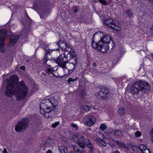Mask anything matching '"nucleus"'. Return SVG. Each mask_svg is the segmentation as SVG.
<instances>
[{
  "label": "nucleus",
  "instance_id": "nucleus-53",
  "mask_svg": "<svg viewBox=\"0 0 153 153\" xmlns=\"http://www.w3.org/2000/svg\"><path fill=\"white\" fill-rule=\"evenodd\" d=\"M47 101H48V102H51V104H52V102H51V100H50L48 99V100H47Z\"/></svg>",
  "mask_w": 153,
  "mask_h": 153
},
{
  "label": "nucleus",
  "instance_id": "nucleus-33",
  "mask_svg": "<svg viewBox=\"0 0 153 153\" xmlns=\"http://www.w3.org/2000/svg\"><path fill=\"white\" fill-rule=\"evenodd\" d=\"M141 133L139 131L135 132V135L137 137H139L141 136Z\"/></svg>",
  "mask_w": 153,
  "mask_h": 153
},
{
  "label": "nucleus",
  "instance_id": "nucleus-47",
  "mask_svg": "<svg viewBox=\"0 0 153 153\" xmlns=\"http://www.w3.org/2000/svg\"><path fill=\"white\" fill-rule=\"evenodd\" d=\"M46 153H52V152L50 150H48L46 152Z\"/></svg>",
  "mask_w": 153,
  "mask_h": 153
},
{
  "label": "nucleus",
  "instance_id": "nucleus-27",
  "mask_svg": "<svg viewBox=\"0 0 153 153\" xmlns=\"http://www.w3.org/2000/svg\"><path fill=\"white\" fill-rule=\"evenodd\" d=\"M85 92L84 90H82L80 92V97L82 99L85 98Z\"/></svg>",
  "mask_w": 153,
  "mask_h": 153
},
{
  "label": "nucleus",
  "instance_id": "nucleus-49",
  "mask_svg": "<svg viewBox=\"0 0 153 153\" xmlns=\"http://www.w3.org/2000/svg\"><path fill=\"white\" fill-rule=\"evenodd\" d=\"M129 146H130L131 148V147L132 146H134V145H133L131 143H130L129 144H128Z\"/></svg>",
  "mask_w": 153,
  "mask_h": 153
},
{
  "label": "nucleus",
  "instance_id": "nucleus-4",
  "mask_svg": "<svg viewBox=\"0 0 153 153\" xmlns=\"http://www.w3.org/2000/svg\"><path fill=\"white\" fill-rule=\"evenodd\" d=\"M94 38L98 39L99 42L101 41L105 43H107L108 42L112 40L109 35H104L103 33L101 31L96 33L93 37V38Z\"/></svg>",
  "mask_w": 153,
  "mask_h": 153
},
{
  "label": "nucleus",
  "instance_id": "nucleus-1",
  "mask_svg": "<svg viewBox=\"0 0 153 153\" xmlns=\"http://www.w3.org/2000/svg\"><path fill=\"white\" fill-rule=\"evenodd\" d=\"M57 44L65 52L57 58L55 60L56 62L64 69L66 68L65 64L68 62V61H71V62H70V65L72 68L71 70L73 71L77 64V59L74 50L71 49V45L61 41L57 43Z\"/></svg>",
  "mask_w": 153,
  "mask_h": 153
},
{
  "label": "nucleus",
  "instance_id": "nucleus-20",
  "mask_svg": "<svg viewBox=\"0 0 153 153\" xmlns=\"http://www.w3.org/2000/svg\"><path fill=\"white\" fill-rule=\"evenodd\" d=\"M114 134L116 136H120L122 134V131L118 129H116L113 132Z\"/></svg>",
  "mask_w": 153,
  "mask_h": 153
},
{
  "label": "nucleus",
  "instance_id": "nucleus-58",
  "mask_svg": "<svg viewBox=\"0 0 153 153\" xmlns=\"http://www.w3.org/2000/svg\"><path fill=\"white\" fill-rule=\"evenodd\" d=\"M25 27L24 28V30H25Z\"/></svg>",
  "mask_w": 153,
  "mask_h": 153
},
{
  "label": "nucleus",
  "instance_id": "nucleus-19",
  "mask_svg": "<svg viewBox=\"0 0 153 153\" xmlns=\"http://www.w3.org/2000/svg\"><path fill=\"white\" fill-rule=\"evenodd\" d=\"M47 12H45V10H43L42 11H40L39 12V14L40 15V18L44 19L46 18L47 16Z\"/></svg>",
  "mask_w": 153,
  "mask_h": 153
},
{
  "label": "nucleus",
  "instance_id": "nucleus-56",
  "mask_svg": "<svg viewBox=\"0 0 153 153\" xmlns=\"http://www.w3.org/2000/svg\"><path fill=\"white\" fill-rule=\"evenodd\" d=\"M100 135L103 136V135L102 133H100Z\"/></svg>",
  "mask_w": 153,
  "mask_h": 153
},
{
  "label": "nucleus",
  "instance_id": "nucleus-10",
  "mask_svg": "<svg viewBox=\"0 0 153 153\" xmlns=\"http://www.w3.org/2000/svg\"><path fill=\"white\" fill-rule=\"evenodd\" d=\"M19 38L18 36L11 34L10 36V41L8 44L9 46L10 47L14 46L18 41Z\"/></svg>",
  "mask_w": 153,
  "mask_h": 153
},
{
  "label": "nucleus",
  "instance_id": "nucleus-35",
  "mask_svg": "<svg viewBox=\"0 0 153 153\" xmlns=\"http://www.w3.org/2000/svg\"><path fill=\"white\" fill-rule=\"evenodd\" d=\"M44 59L45 60V61L44 62L45 64L47 63V61H48L49 62L51 61V60H50L49 59H48V57L46 55L45 56Z\"/></svg>",
  "mask_w": 153,
  "mask_h": 153
},
{
  "label": "nucleus",
  "instance_id": "nucleus-18",
  "mask_svg": "<svg viewBox=\"0 0 153 153\" xmlns=\"http://www.w3.org/2000/svg\"><path fill=\"white\" fill-rule=\"evenodd\" d=\"M60 153H66L67 152V148L64 146H62L59 148Z\"/></svg>",
  "mask_w": 153,
  "mask_h": 153
},
{
  "label": "nucleus",
  "instance_id": "nucleus-39",
  "mask_svg": "<svg viewBox=\"0 0 153 153\" xmlns=\"http://www.w3.org/2000/svg\"><path fill=\"white\" fill-rule=\"evenodd\" d=\"M102 140V139H100L99 137L96 138L95 140L97 142L99 143H100Z\"/></svg>",
  "mask_w": 153,
  "mask_h": 153
},
{
  "label": "nucleus",
  "instance_id": "nucleus-50",
  "mask_svg": "<svg viewBox=\"0 0 153 153\" xmlns=\"http://www.w3.org/2000/svg\"><path fill=\"white\" fill-rule=\"evenodd\" d=\"M36 6L35 5V4L34 5V10H37L38 9L37 7H36Z\"/></svg>",
  "mask_w": 153,
  "mask_h": 153
},
{
  "label": "nucleus",
  "instance_id": "nucleus-3",
  "mask_svg": "<svg viewBox=\"0 0 153 153\" xmlns=\"http://www.w3.org/2000/svg\"><path fill=\"white\" fill-rule=\"evenodd\" d=\"M149 84L143 81H138L135 82L131 87L130 91L133 94H138L140 92H147L149 89Z\"/></svg>",
  "mask_w": 153,
  "mask_h": 153
},
{
  "label": "nucleus",
  "instance_id": "nucleus-11",
  "mask_svg": "<svg viewBox=\"0 0 153 153\" xmlns=\"http://www.w3.org/2000/svg\"><path fill=\"white\" fill-rule=\"evenodd\" d=\"M99 50L101 52L105 53L107 52L108 50V47L105 45V43L103 42H99Z\"/></svg>",
  "mask_w": 153,
  "mask_h": 153
},
{
  "label": "nucleus",
  "instance_id": "nucleus-45",
  "mask_svg": "<svg viewBox=\"0 0 153 153\" xmlns=\"http://www.w3.org/2000/svg\"><path fill=\"white\" fill-rule=\"evenodd\" d=\"M20 68L23 70H24L25 69V67L24 66H22Z\"/></svg>",
  "mask_w": 153,
  "mask_h": 153
},
{
  "label": "nucleus",
  "instance_id": "nucleus-24",
  "mask_svg": "<svg viewBox=\"0 0 153 153\" xmlns=\"http://www.w3.org/2000/svg\"><path fill=\"white\" fill-rule=\"evenodd\" d=\"M126 13L127 16L131 18L133 16V13L130 10H127L126 12Z\"/></svg>",
  "mask_w": 153,
  "mask_h": 153
},
{
  "label": "nucleus",
  "instance_id": "nucleus-15",
  "mask_svg": "<svg viewBox=\"0 0 153 153\" xmlns=\"http://www.w3.org/2000/svg\"><path fill=\"white\" fill-rule=\"evenodd\" d=\"M105 45L108 47V49H111L113 50L115 47V44L112 40L108 42V43H105Z\"/></svg>",
  "mask_w": 153,
  "mask_h": 153
},
{
  "label": "nucleus",
  "instance_id": "nucleus-60",
  "mask_svg": "<svg viewBox=\"0 0 153 153\" xmlns=\"http://www.w3.org/2000/svg\"><path fill=\"white\" fill-rule=\"evenodd\" d=\"M85 153H86L85 152Z\"/></svg>",
  "mask_w": 153,
  "mask_h": 153
},
{
  "label": "nucleus",
  "instance_id": "nucleus-51",
  "mask_svg": "<svg viewBox=\"0 0 153 153\" xmlns=\"http://www.w3.org/2000/svg\"><path fill=\"white\" fill-rule=\"evenodd\" d=\"M77 11H78V10H77V9L76 8H75V10L74 11V12L75 13H76L77 12Z\"/></svg>",
  "mask_w": 153,
  "mask_h": 153
},
{
  "label": "nucleus",
  "instance_id": "nucleus-37",
  "mask_svg": "<svg viewBox=\"0 0 153 153\" xmlns=\"http://www.w3.org/2000/svg\"><path fill=\"white\" fill-rule=\"evenodd\" d=\"M99 1L102 4H104V5H106V2L103 0H99Z\"/></svg>",
  "mask_w": 153,
  "mask_h": 153
},
{
  "label": "nucleus",
  "instance_id": "nucleus-44",
  "mask_svg": "<svg viewBox=\"0 0 153 153\" xmlns=\"http://www.w3.org/2000/svg\"><path fill=\"white\" fill-rule=\"evenodd\" d=\"M3 153H7L6 149L4 148L3 149Z\"/></svg>",
  "mask_w": 153,
  "mask_h": 153
},
{
  "label": "nucleus",
  "instance_id": "nucleus-32",
  "mask_svg": "<svg viewBox=\"0 0 153 153\" xmlns=\"http://www.w3.org/2000/svg\"><path fill=\"white\" fill-rule=\"evenodd\" d=\"M100 128L103 131H104L106 128V126L105 124H102L101 125Z\"/></svg>",
  "mask_w": 153,
  "mask_h": 153
},
{
  "label": "nucleus",
  "instance_id": "nucleus-42",
  "mask_svg": "<svg viewBox=\"0 0 153 153\" xmlns=\"http://www.w3.org/2000/svg\"><path fill=\"white\" fill-rule=\"evenodd\" d=\"M92 65L93 67H96L97 66L96 63L95 62H93L92 63Z\"/></svg>",
  "mask_w": 153,
  "mask_h": 153
},
{
  "label": "nucleus",
  "instance_id": "nucleus-59",
  "mask_svg": "<svg viewBox=\"0 0 153 153\" xmlns=\"http://www.w3.org/2000/svg\"><path fill=\"white\" fill-rule=\"evenodd\" d=\"M28 61V60H27V61Z\"/></svg>",
  "mask_w": 153,
  "mask_h": 153
},
{
  "label": "nucleus",
  "instance_id": "nucleus-48",
  "mask_svg": "<svg viewBox=\"0 0 153 153\" xmlns=\"http://www.w3.org/2000/svg\"><path fill=\"white\" fill-rule=\"evenodd\" d=\"M150 31L151 32L153 33V26L152 27Z\"/></svg>",
  "mask_w": 153,
  "mask_h": 153
},
{
  "label": "nucleus",
  "instance_id": "nucleus-21",
  "mask_svg": "<svg viewBox=\"0 0 153 153\" xmlns=\"http://www.w3.org/2000/svg\"><path fill=\"white\" fill-rule=\"evenodd\" d=\"M119 114L121 116H123L125 114V111L123 108H121L118 111Z\"/></svg>",
  "mask_w": 153,
  "mask_h": 153
},
{
  "label": "nucleus",
  "instance_id": "nucleus-36",
  "mask_svg": "<svg viewBox=\"0 0 153 153\" xmlns=\"http://www.w3.org/2000/svg\"><path fill=\"white\" fill-rule=\"evenodd\" d=\"M116 143L117 144V145L120 147H122V145L123 144V143L117 141L116 142Z\"/></svg>",
  "mask_w": 153,
  "mask_h": 153
},
{
  "label": "nucleus",
  "instance_id": "nucleus-25",
  "mask_svg": "<svg viewBox=\"0 0 153 153\" xmlns=\"http://www.w3.org/2000/svg\"><path fill=\"white\" fill-rule=\"evenodd\" d=\"M111 28L117 31L120 30V27L114 23L113 24H112V26H111Z\"/></svg>",
  "mask_w": 153,
  "mask_h": 153
},
{
  "label": "nucleus",
  "instance_id": "nucleus-12",
  "mask_svg": "<svg viewBox=\"0 0 153 153\" xmlns=\"http://www.w3.org/2000/svg\"><path fill=\"white\" fill-rule=\"evenodd\" d=\"M139 149L142 153H151L149 150L143 145H140L139 147Z\"/></svg>",
  "mask_w": 153,
  "mask_h": 153
},
{
  "label": "nucleus",
  "instance_id": "nucleus-13",
  "mask_svg": "<svg viewBox=\"0 0 153 153\" xmlns=\"http://www.w3.org/2000/svg\"><path fill=\"white\" fill-rule=\"evenodd\" d=\"M84 148L85 147V145H86L91 150H94V147L93 144L91 143V142L87 139L84 140Z\"/></svg>",
  "mask_w": 153,
  "mask_h": 153
},
{
  "label": "nucleus",
  "instance_id": "nucleus-55",
  "mask_svg": "<svg viewBox=\"0 0 153 153\" xmlns=\"http://www.w3.org/2000/svg\"><path fill=\"white\" fill-rule=\"evenodd\" d=\"M51 51H51V50H49L48 51V53H51Z\"/></svg>",
  "mask_w": 153,
  "mask_h": 153
},
{
  "label": "nucleus",
  "instance_id": "nucleus-29",
  "mask_svg": "<svg viewBox=\"0 0 153 153\" xmlns=\"http://www.w3.org/2000/svg\"><path fill=\"white\" fill-rule=\"evenodd\" d=\"M99 145L100 146H106V143L105 142L104 140L103 139H102V141L99 143Z\"/></svg>",
  "mask_w": 153,
  "mask_h": 153
},
{
  "label": "nucleus",
  "instance_id": "nucleus-23",
  "mask_svg": "<svg viewBox=\"0 0 153 153\" xmlns=\"http://www.w3.org/2000/svg\"><path fill=\"white\" fill-rule=\"evenodd\" d=\"M78 79V78L76 77L74 79H73L71 78H69L68 79L67 82H68V83L69 84H71V82H73L74 81H76Z\"/></svg>",
  "mask_w": 153,
  "mask_h": 153
},
{
  "label": "nucleus",
  "instance_id": "nucleus-34",
  "mask_svg": "<svg viewBox=\"0 0 153 153\" xmlns=\"http://www.w3.org/2000/svg\"><path fill=\"white\" fill-rule=\"evenodd\" d=\"M85 124L88 126H90L92 125L93 123L90 120L85 122Z\"/></svg>",
  "mask_w": 153,
  "mask_h": 153
},
{
  "label": "nucleus",
  "instance_id": "nucleus-52",
  "mask_svg": "<svg viewBox=\"0 0 153 153\" xmlns=\"http://www.w3.org/2000/svg\"><path fill=\"white\" fill-rule=\"evenodd\" d=\"M113 153H120V152L118 151H116L113 152Z\"/></svg>",
  "mask_w": 153,
  "mask_h": 153
},
{
  "label": "nucleus",
  "instance_id": "nucleus-2",
  "mask_svg": "<svg viewBox=\"0 0 153 153\" xmlns=\"http://www.w3.org/2000/svg\"><path fill=\"white\" fill-rule=\"evenodd\" d=\"M17 76L14 75L10 77L5 94L7 97H11L14 93L17 100H19L26 97L28 92V89L23 81L17 82Z\"/></svg>",
  "mask_w": 153,
  "mask_h": 153
},
{
  "label": "nucleus",
  "instance_id": "nucleus-8",
  "mask_svg": "<svg viewBox=\"0 0 153 153\" xmlns=\"http://www.w3.org/2000/svg\"><path fill=\"white\" fill-rule=\"evenodd\" d=\"M73 140L75 141L78 144L80 148L83 149L84 148V136L83 135L80 136L79 134H74L73 136Z\"/></svg>",
  "mask_w": 153,
  "mask_h": 153
},
{
  "label": "nucleus",
  "instance_id": "nucleus-26",
  "mask_svg": "<svg viewBox=\"0 0 153 153\" xmlns=\"http://www.w3.org/2000/svg\"><path fill=\"white\" fill-rule=\"evenodd\" d=\"M82 108L86 111H88L90 110V107L88 105H84L82 106Z\"/></svg>",
  "mask_w": 153,
  "mask_h": 153
},
{
  "label": "nucleus",
  "instance_id": "nucleus-28",
  "mask_svg": "<svg viewBox=\"0 0 153 153\" xmlns=\"http://www.w3.org/2000/svg\"><path fill=\"white\" fill-rule=\"evenodd\" d=\"M39 2H44L46 6H48L50 4V3L49 1H47V0H40Z\"/></svg>",
  "mask_w": 153,
  "mask_h": 153
},
{
  "label": "nucleus",
  "instance_id": "nucleus-9",
  "mask_svg": "<svg viewBox=\"0 0 153 153\" xmlns=\"http://www.w3.org/2000/svg\"><path fill=\"white\" fill-rule=\"evenodd\" d=\"M109 93V90L107 88L102 87L100 88L97 97L99 99L103 100L107 97V96L108 95Z\"/></svg>",
  "mask_w": 153,
  "mask_h": 153
},
{
  "label": "nucleus",
  "instance_id": "nucleus-30",
  "mask_svg": "<svg viewBox=\"0 0 153 153\" xmlns=\"http://www.w3.org/2000/svg\"><path fill=\"white\" fill-rule=\"evenodd\" d=\"M138 149V147L134 145L131 147V149L134 151H137V149Z\"/></svg>",
  "mask_w": 153,
  "mask_h": 153
},
{
  "label": "nucleus",
  "instance_id": "nucleus-5",
  "mask_svg": "<svg viewBox=\"0 0 153 153\" xmlns=\"http://www.w3.org/2000/svg\"><path fill=\"white\" fill-rule=\"evenodd\" d=\"M29 123L27 118H23L22 120L19 121L15 128V131L17 132H22L25 131Z\"/></svg>",
  "mask_w": 153,
  "mask_h": 153
},
{
  "label": "nucleus",
  "instance_id": "nucleus-17",
  "mask_svg": "<svg viewBox=\"0 0 153 153\" xmlns=\"http://www.w3.org/2000/svg\"><path fill=\"white\" fill-rule=\"evenodd\" d=\"M94 38H93L91 45L94 49H97L99 50V39H97L98 41L94 43L93 39Z\"/></svg>",
  "mask_w": 153,
  "mask_h": 153
},
{
  "label": "nucleus",
  "instance_id": "nucleus-16",
  "mask_svg": "<svg viewBox=\"0 0 153 153\" xmlns=\"http://www.w3.org/2000/svg\"><path fill=\"white\" fill-rule=\"evenodd\" d=\"M73 151L74 153H85V152L82 149H80L76 146H73Z\"/></svg>",
  "mask_w": 153,
  "mask_h": 153
},
{
  "label": "nucleus",
  "instance_id": "nucleus-57",
  "mask_svg": "<svg viewBox=\"0 0 153 153\" xmlns=\"http://www.w3.org/2000/svg\"><path fill=\"white\" fill-rule=\"evenodd\" d=\"M7 81H9L8 79H7Z\"/></svg>",
  "mask_w": 153,
  "mask_h": 153
},
{
  "label": "nucleus",
  "instance_id": "nucleus-14",
  "mask_svg": "<svg viewBox=\"0 0 153 153\" xmlns=\"http://www.w3.org/2000/svg\"><path fill=\"white\" fill-rule=\"evenodd\" d=\"M104 24L106 26H108L111 28V26L114 24L113 20L110 18L104 20Z\"/></svg>",
  "mask_w": 153,
  "mask_h": 153
},
{
  "label": "nucleus",
  "instance_id": "nucleus-31",
  "mask_svg": "<svg viewBox=\"0 0 153 153\" xmlns=\"http://www.w3.org/2000/svg\"><path fill=\"white\" fill-rule=\"evenodd\" d=\"M59 123V122H56L52 124V127L53 128H55L58 126Z\"/></svg>",
  "mask_w": 153,
  "mask_h": 153
},
{
  "label": "nucleus",
  "instance_id": "nucleus-41",
  "mask_svg": "<svg viewBox=\"0 0 153 153\" xmlns=\"http://www.w3.org/2000/svg\"><path fill=\"white\" fill-rule=\"evenodd\" d=\"M71 126L75 128H76V124H71Z\"/></svg>",
  "mask_w": 153,
  "mask_h": 153
},
{
  "label": "nucleus",
  "instance_id": "nucleus-6",
  "mask_svg": "<svg viewBox=\"0 0 153 153\" xmlns=\"http://www.w3.org/2000/svg\"><path fill=\"white\" fill-rule=\"evenodd\" d=\"M55 107H53V108H51L49 107H47L46 108V109H44L42 108V107L40 106V112L44 116L47 118L52 117L53 114L54 113V111L55 110Z\"/></svg>",
  "mask_w": 153,
  "mask_h": 153
},
{
  "label": "nucleus",
  "instance_id": "nucleus-54",
  "mask_svg": "<svg viewBox=\"0 0 153 153\" xmlns=\"http://www.w3.org/2000/svg\"><path fill=\"white\" fill-rule=\"evenodd\" d=\"M52 74H53V75L54 76L56 77H58V76H57L55 75V74H53V72H52Z\"/></svg>",
  "mask_w": 153,
  "mask_h": 153
},
{
  "label": "nucleus",
  "instance_id": "nucleus-43",
  "mask_svg": "<svg viewBox=\"0 0 153 153\" xmlns=\"http://www.w3.org/2000/svg\"><path fill=\"white\" fill-rule=\"evenodd\" d=\"M122 147H124L125 148H126L127 147V146L125 143H123Z\"/></svg>",
  "mask_w": 153,
  "mask_h": 153
},
{
  "label": "nucleus",
  "instance_id": "nucleus-7",
  "mask_svg": "<svg viewBox=\"0 0 153 153\" xmlns=\"http://www.w3.org/2000/svg\"><path fill=\"white\" fill-rule=\"evenodd\" d=\"M7 36V31L4 29L0 30V51L3 52L4 51V41Z\"/></svg>",
  "mask_w": 153,
  "mask_h": 153
},
{
  "label": "nucleus",
  "instance_id": "nucleus-22",
  "mask_svg": "<svg viewBox=\"0 0 153 153\" xmlns=\"http://www.w3.org/2000/svg\"><path fill=\"white\" fill-rule=\"evenodd\" d=\"M88 118L89 120H90L93 124L94 123L96 122V119L93 116H89L88 117Z\"/></svg>",
  "mask_w": 153,
  "mask_h": 153
},
{
  "label": "nucleus",
  "instance_id": "nucleus-38",
  "mask_svg": "<svg viewBox=\"0 0 153 153\" xmlns=\"http://www.w3.org/2000/svg\"><path fill=\"white\" fill-rule=\"evenodd\" d=\"M150 135H151L152 140V143H153V129L151 130L150 132Z\"/></svg>",
  "mask_w": 153,
  "mask_h": 153
},
{
  "label": "nucleus",
  "instance_id": "nucleus-46",
  "mask_svg": "<svg viewBox=\"0 0 153 153\" xmlns=\"http://www.w3.org/2000/svg\"><path fill=\"white\" fill-rule=\"evenodd\" d=\"M109 133H112L113 131V129L112 128L110 129L109 130Z\"/></svg>",
  "mask_w": 153,
  "mask_h": 153
},
{
  "label": "nucleus",
  "instance_id": "nucleus-40",
  "mask_svg": "<svg viewBox=\"0 0 153 153\" xmlns=\"http://www.w3.org/2000/svg\"><path fill=\"white\" fill-rule=\"evenodd\" d=\"M46 72L47 73H49L50 72H53L51 68H48L47 71H46Z\"/></svg>",
  "mask_w": 153,
  "mask_h": 153
}]
</instances>
